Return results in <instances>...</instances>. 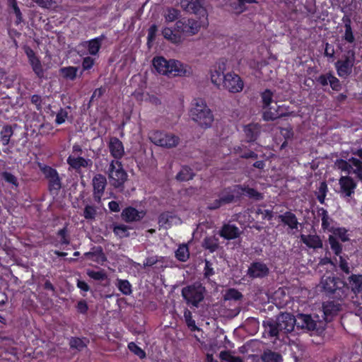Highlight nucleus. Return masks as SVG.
<instances>
[{"label": "nucleus", "instance_id": "obj_1", "mask_svg": "<svg viewBox=\"0 0 362 362\" xmlns=\"http://www.w3.org/2000/svg\"><path fill=\"white\" fill-rule=\"evenodd\" d=\"M320 284L322 291L329 298L342 301L349 295V287L347 284L333 274L323 275Z\"/></svg>", "mask_w": 362, "mask_h": 362}, {"label": "nucleus", "instance_id": "obj_2", "mask_svg": "<svg viewBox=\"0 0 362 362\" xmlns=\"http://www.w3.org/2000/svg\"><path fill=\"white\" fill-rule=\"evenodd\" d=\"M337 47L341 55L334 63V67L340 78H346L351 74L356 64V49L354 47H346L344 43H338Z\"/></svg>", "mask_w": 362, "mask_h": 362}, {"label": "nucleus", "instance_id": "obj_3", "mask_svg": "<svg viewBox=\"0 0 362 362\" xmlns=\"http://www.w3.org/2000/svg\"><path fill=\"white\" fill-rule=\"evenodd\" d=\"M153 66L158 73L168 76H184L189 74V68L175 59L167 60L163 57H155Z\"/></svg>", "mask_w": 362, "mask_h": 362}, {"label": "nucleus", "instance_id": "obj_4", "mask_svg": "<svg viewBox=\"0 0 362 362\" xmlns=\"http://www.w3.org/2000/svg\"><path fill=\"white\" fill-rule=\"evenodd\" d=\"M189 110V115L202 128H209L214 122V115L212 111L207 106L205 101L202 98L194 100Z\"/></svg>", "mask_w": 362, "mask_h": 362}, {"label": "nucleus", "instance_id": "obj_5", "mask_svg": "<svg viewBox=\"0 0 362 362\" xmlns=\"http://www.w3.org/2000/svg\"><path fill=\"white\" fill-rule=\"evenodd\" d=\"M270 337H277L279 332L289 333L294 329L296 327L295 317L288 313H281L275 320L271 319L267 321Z\"/></svg>", "mask_w": 362, "mask_h": 362}, {"label": "nucleus", "instance_id": "obj_6", "mask_svg": "<svg viewBox=\"0 0 362 362\" xmlns=\"http://www.w3.org/2000/svg\"><path fill=\"white\" fill-rule=\"evenodd\" d=\"M109 182L115 189L122 192L124 184L128 179V175L123 168L120 160H111L107 172Z\"/></svg>", "mask_w": 362, "mask_h": 362}, {"label": "nucleus", "instance_id": "obj_7", "mask_svg": "<svg viewBox=\"0 0 362 362\" xmlns=\"http://www.w3.org/2000/svg\"><path fill=\"white\" fill-rule=\"evenodd\" d=\"M206 288L199 282L183 287L181 294L187 305L198 308L204 299Z\"/></svg>", "mask_w": 362, "mask_h": 362}, {"label": "nucleus", "instance_id": "obj_8", "mask_svg": "<svg viewBox=\"0 0 362 362\" xmlns=\"http://www.w3.org/2000/svg\"><path fill=\"white\" fill-rule=\"evenodd\" d=\"M37 165L40 172L43 174L45 178L48 181V190L52 195H58L62 187V178L57 170L42 163H37Z\"/></svg>", "mask_w": 362, "mask_h": 362}, {"label": "nucleus", "instance_id": "obj_9", "mask_svg": "<svg viewBox=\"0 0 362 362\" xmlns=\"http://www.w3.org/2000/svg\"><path fill=\"white\" fill-rule=\"evenodd\" d=\"M148 139L155 145L166 148L175 147L180 142L179 136L160 130L150 132Z\"/></svg>", "mask_w": 362, "mask_h": 362}, {"label": "nucleus", "instance_id": "obj_10", "mask_svg": "<svg viewBox=\"0 0 362 362\" xmlns=\"http://www.w3.org/2000/svg\"><path fill=\"white\" fill-rule=\"evenodd\" d=\"M296 327L305 331H316L321 332L325 329V322L318 320L317 316L313 317L309 314L298 313L296 317Z\"/></svg>", "mask_w": 362, "mask_h": 362}, {"label": "nucleus", "instance_id": "obj_11", "mask_svg": "<svg viewBox=\"0 0 362 362\" xmlns=\"http://www.w3.org/2000/svg\"><path fill=\"white\" fill-rule=\"evenodd\" d=\"M334 166L338 170L344 172L347 175L354 174L362 183V162L355 157H351L347 160L338 158L334 161Z\"/></svg>", "mask_w": 362, "mask_h": 362}, {"label": "nucleus", "instance_id": "obj_12", "mask_svg": "<svg viewBox=\"0 0 362 362\" xmlns=\"http://www.w3.org/2000/svg\"><path fill=\"white\" fill-rule=\"evenodd\" d=\"M260 96L262 99V108L267 109L262 114V118L264 121H274L278 118L288 115L287 113H279L277 110L272 112L270 108H269L273 102L274 91L267 88L260 93Z\"/></svg>", "mask_w": 362, "mask_h": 362}, {"label": "nucleus", "instance_id": "obj_13", "mask_svg": "<svg viewBox=\"0 0 362 362\" xmlns=\"http://www.w3.org/2000/svg\"><path fill=\"white\" fill-rule=\"evenodd\" d=\"M201 28V23L192 18L178 19L175 25V30L185 36H192L197 34Z\"/></svg>", "mask_w": 362, "mask_h": 362}, {"label": "nucleus", "instance_id": "obj_14", "mask_svg": "<svg viewBox=\"0 0 362 362\" xmlns=\"http://www.w3.org/2000/svg\"><path fill=\"white\" fill-rule=\"evenodd\" d=\"M23 51L26 54L28 62L37 77L39 79L45 78V69L40 58L36 55L34 50L28 45H24L23 46Z\"/></svg>", "mask_w": 362, "mask_h": 362}, {"label": "nucleus", "instance_id": "obj_15", "mask_svg": "<svg viewBox=\"0 0 362 362\" xmlns=\"http://www.w3.org/2000/svg\"><path fill=\"white\" fill-rule=\"evenodd\" d=\"M222 87L230 93H236L243 90L244 83L238 74L229 72L223 76Z\"/></svg>", "mask_w": 362, "mask_h": 362}, {"label": "nucleus", "instance_id": "obj_16", "mask_svg": "<svg viewBox=\"0 0 362 362\" xmlns=\"http://www.w3.org/2000/svg\"><path fill=\"white\" fill-rule=\"evenodd\" d=\"M93 198L95 202L100 204L107 186L106 177L102 174H96L92 179Z\"/></svg>", "mask_w": 362, "mask_h": 362}, {"label": "nucleus", "instance_id": "obj_17", "mask_svg": "<svg viewBox=\"0 0 362 362\" xmlns=\"http://www.w3.org/2000/svg\"><path fill=\"white\" fill-rule=\"evenodd\" d=\"M269 274V268L262 261H254L247 270V275L252 279H264Z\"/></svg>", "mask_w": 362, "mask_h": 362}, {"label": "nucleus", "instance_id": "obj_18", "mask_svg": "<svg viewBox=\"0 0 362 362\" xmlns=\"http://www.w3.org/2000/svg\"><path fill=\"white\" fill-rule=\"evenodd\" d=\"M340 190L339 193L342 197H351L354 194L357 187L356 182L349 175L341 176L339 179Z\"/></svg>", "mask_w": 362, "mask_h": 362}, {"label": "nucleus", "instance_id": "obj_19", "mask_svg": "<svg viewBox=\"0 0 362 362\" xmlns=\"http://www.w3.org/2000/svg\"><path fill=\"white\" fill-rule=\"evenodd\" d=\"M344 33L341 35V40L339 43H344L346 47H354L356 49V37L354 36L351 27V21L349 18H344Z\"/></svg>", "mask_w": 362, "mask_h": 362}, {"label": "nucleus", "instance_id": "obj_20", "mask_svg": "<svg viewBox=\"0 0 362 362\" xmlns=\"http://www.w3.org/2000/svg\"><path fill=\"white\" fill-rule=\"evenodd\" d=\"M108 148L113 160H120L124 156V148L122 142L117 137H112L108 143Z\"/></svg>", "mask_w": 362, "mask_h": 362}, {"label": "nucleus", "instance_id": "obj_21", "mask_svg": "<svg viewBox=\"0 0 362 362\" xmlns=\"http://www.w3.org/2000/svg\"><path fill=\"white\" fill-rule=\"evenodd\" d=\"M341 309V304L339 302L327 301L323 303L322 310L324 319L326 322H331L334 316L337 315Z\"/></svg>", "mask_w": 362, "mask_h": 362}, {"label": "nucleus", "instance_id": "obj_22", "mask_svg": "<svg viewBox=\"0 0 362 362\" xmlns=\"http://www.w3.org/2000/svg\"><path fill=\"white\" fill-rule=\"evenodd\" d=\"M226 69V64L224 62H219L214 69L211 70V81L219 89L223 86V81L224 71Z\"/></svg>", "mask_w": 362, "mask_h": 362}, {"label": "nucleus", "instance_id": "obj_23", "mask_svg": "<svg viewBox=\"0 0 362 362\" xmlns=\"http://www.w3.org/2000/svg\"><path fill=\"white\" fill-rule=\"evenodd\" d=\"M312 213L313 214L316 213L315 218L321 219V226L324 231H328L332 227L331 224L334 222V220L329 216L327 209L317 206L315 207V210L312 211Z\"/></svg>", "mask_w": 362, "mask_h": 362}, {"label": "nucleus", "instance_id": "obj_24", "mask_svg": "<svg viewBox=\"0 0 362 362\" xmlns=\"http://www.w3.org/2000/svg\"><path fill=\"white\" fill-rule=\"evenodd\" d=\"M84 256L86 258L100 265H103L104 263L107 261V257L101 246H93L90 251L84 253Z\"/></svg>", "mask_w": 362, "mask_h": 362}, {"label": "nucleus", "instance_id": "obj_25", "mask_svg": "<svg viewBox=\"0 0 362 362\" xmlns=\"http://www.w3.org/2000/svg\"><path fill=\"white\" fill-rule=\"evenodd\" d=\"M180 6L187 13L202 14L205 12L200 0H180Z\"/></svg>", "mask_w": 362, "mask_h": 362}, {"label": "nucleus", "instance_id": "obj_26", "mask_svg": "<svg viewBox=\"0 0 362 362\" xmlns=\"http://www.w3.org/2000/svg\"><path fill=\"white\" fill-rule=\"evenodd\" d=\"M278 219L282 224L287 226L291 230H297L298 226L300 225L296 214L291 211H286L283 214L279 215Z\"/></svg>", "mask_w": 362, "mask_h": 362}, {"label": "nucleus", "instance_id": "obj_27", "mask_svg": "<svg viewBox=\"0 0 362 362\" xmlns=\"http://www.w3.org/2000/svg\"><path fill=\"white\" fill-rule=\"evenodd\" d=\"M144 217L142 211H139L136 208L127 206L124 208L121 213L122 219L127 223L139 221Z\"/></svg>", "mask_w": 362, "mask_h": 362}, {"label": "nucleus", "instance_id": "obj_28", "mask_svg": "<svg viewBox=\"0 0 362 362\" xmlns=\"http://www.w3.org/2000/svg\"><path fill=\"white\" fill-rule=\"evenodd\" d=\"M300 239L303 244L310 249L317 250L322 248V240L317 234H301L300 235Z\"/></svg>", "mask_w": 362, "mask_h": 362}, {"label": "nucleus", "instance_id": "obj_29", "mask_svg": "<svg viewBox=\"0 0 362 362\" xmlns=\"http://www.w3.org/2000/svg\"><path fill=\"white\" fill-rule=\"evenodd\" d=\"M345 283L349 287V294L358 295L362 293V274H351Z\"/></svg>", "mask_w": 362, "mask_h": 362}, {"label": "nucleus", "instance_id": "obj_30", "mask_svg": "<svg viewBox=\"0 0 362 362\" xmlns=\"http://www.w3.org/2000/svg\"><path fill=\"white\" fill-rule=\"evenodd\" d=\"M66 163L69 165V168L76 171L80 170L81 168H88L92 165V160L90 159H86L80 156L77 157L69 156L66 159Z\"/></svg>", "mask_w": 362, "mask_h": 362}, {"label": "nucleus", "instance_id": "obj_31", "mask_svg": "<svg viewBox=\"0 0 362 362\" xmlns=\"http://www.w3.org/2000/svg\"><path fill=\"white\" fill-rule=\"evenodd\" d=\"M219 235L224 239L230 240L238 238L240 235V230L236 226L227 223L221 227Z\"/></svg>", "mask_w": 362, "mask_h": 362}, {"label": "nucleus", "instance_id": "obj_32", "mask_svg": "<svg viewBox=\"0 0 362 362\" xmlns=\"http://www.w3.org/2000/svg\"><path fill=\"white\" fill-rule=\"evenodd\" d=\"M261 132V126L256 123H250L244 127L246 141L248 143L254 142L258 138Z\"/></svg>", "mask_w": 362, "mask_h": 362}, {"label": "nucleus", "instance_id": "obj_33", "mask_svg": "<svg viewBox=\"0 0 362 362\" xmlns=\"http://www.w3.org/2000/svg\"><path fill=\"white\" fill-rule=\"evenodd\" d=\"M162 35L165 40L176 45H180L184 40L181 33L169 27L162 30Z\"/></svg>", "mask_w": 362, "mask_h": 362}, {"label": "nucleus", "instance_id": "obj_34", "mask_svg": "<svg viewBox=\"0 0 362 362\" xmlns=\"http://www.w3.org/2000/svg\"><path fill=\"white\" fill-rule=\"evenodd\" d=\"M105 35H101L93 39L84 42L82 45H86L88 53L90 55H96L101 48L103 41L105 40Z\"/></svg>", "mask_w": 362, "mask_h": 362}, {"label": "nucleus", "instance_id": "obj_35", "mask_svg": "<svg viewBox=\"0 0 362 362\" xmlns=\"http://www.w3.org/2000/svg\"><path fill=\"white\" fill-rule=\"evenodd\" d=\"M202 247L210 253H214L219 248V238L216 235L206 236L202 243Z\"/></svg>", "mask_w": 362, "mask_h": 362}, {"label": "nucleus", "instance_id": "obj_36", "mask_svg": "<svg viewBox=\"0 0 362 362\" xmlns=\"http://www.w3.org/2000/svg\"><path fill=\"white\" fill-rule=\"evenodd\" d=\"M238 189V196L240 197L242 194H245L250 198L254 199L255 200H261L263 199V195L262 193L259 192L254 188H251L249 187L242 186V185H236L235 186Z\"/></svg>", "mask_w": 362, "mask_h": 362}, {"label": "nucleus", "instance_id": "obj_37", "mask_svg": "<svg viewBox=\"0 0 362 362\" xmlns=\"http://www.w3.org/2000/svg\"><path fill=\"white\" fill-rule=\"evenodd\" d=\"M194 177L193 170L188 166H182L180 171L177 174L176 179L180 182H186L192 180Z\"/></svg>", "mask_w": 362, "mask_h": 362}, {"label": "nucleus", "instance_id": "obj_38", "mask_svg": "<svg viewBox=\"0 0 362 362\" xmlns=\"http://www.w3.org/2000/svg\"><path fill=\"white\" fill-rule=\"evenodd\" d=\"M89 340L86 338L80 337H71L69 340V346L71 349L82 351L84 348L87 347Z\"/></svg>", "mask_w": 362, "mask_h": 362}, {"label": "nucleus", "instance_id": "obj_39", "mask_svg": "<svg viewBox=\"0 0 362 362\" xmlns=\"http://www.w3.org/2000/svg\"><path fill=\"white\" fill-rule=\"evenodd\" d=\"M59 72L64 78L74 81L77 76L78 67L72 66L62 67Z\"/></svg>", "mask_w": 362, "mask_h": 362}, {"label": "nucleus", "instance_id": "obj_40", "mask_svg": "<svg viewBox=\"0 0 362 362\" xmlns=\"http://www.w3.org/2000/svg\"><path fill=\"white\" fill-rule=\"evenodd\" d=\"M332 235L337 238H338L343 243L349 240V235L347 234L348 230L344 227L335 228L332 226L329 230Z\"/></svg>", "mask_w": 362, "mask_h": 362}, {"label": "nucleus", "instance_id": "obj_41", "mask_svg": "<svg viewBox=\"0 0 362 362\" xmlns=\"http://www.w3.org/2000/svg\"><path fill=\"white\" fill-rule=\"evenodd\" d=\"M13 134V130L11 125H6L3 127L0 132V140L3 146H7L9 144Z\"/></svg>", "mask_w": 362, "mask_h": 362}, {"label": "nucleus", "instance_id": "obj_42", "mask_svg": "<svg viewBox=\"0 0 362 362\" xmlns=\"http://www.w3.org/2000/svg\"><path fill=\"white\" fill-rule=\"evenodd\" d=\"M328 243L330 248L336 256H340L342 253L343 245L339 242L337 238L334 235H329Z\"/></svg>", "mask_w": 362, "mask_h": 362}, {"label": "nucleus", "instance_id": "obj_43", "mask_svg": "<svg viewBox=\"0 0 362 362\" xmlns=\"http://www.w3.org/2000/svg\"><path fill=\"white\" fill-rule=\"evenodd\" d=\"M117 287L119 291L125 296H129L132 293V288L130 282L127 279H117Z\"/></svg>", "mask_w": 362, "mask_h": 362}, {"label": "nucleus", "instance_id": "obj_44", "mask_svg": "<svg viewBox=\"0 0 362 362\" xmlns=\"http://www.w3.org/2000/svg\"><path fill=\"white\" fill-rule=\"evenodd\" d=\"M184 317L185 323L191 332L199 331V328L197 326L195 320L192 318V314L188 309L184 311Z\"/></svg>", "mask_w": 362, "mask_h": 362}, {"label": "nucleus", "instance_id": "obj_45", "mask_svg": "<svg viewBox=\"0 0 362 362\" xmlns=\"http://www.w3.org/2000/svg\"><path fill=\"white\" fill-rule=\"evenodd\" d=\"M175 257L180 262H186L189 257V248L187 245H182L175 251Z\"/></svg>", "mask_w": 362, "mask_h": 362}, {"label": "nucleus", "instance_id": "obj_46", "mask_svg": "<svg viewBox=\"0 0 362 362\" xmlns=\"http://www.w3.org/2000/svg\"><path fill=\"white\" fill-rule=\"evenodd\" d=\"M263 362H282V356L279 353L268 351H265L262 356Z\"/></svg>", "mask_w": 362, "mask_h": 362}, {"label": "nucleus", "instance_id": "obj_47", "mask_svg": "<svg viewBox=\"0 0 362 362\" xmlns=\"http://www.w3.org/2000/svg\"><path fill=\"white\" fill-rule=\"evenodd\" d=\"M131 228L124 224H117L113 227V232L115 235L119 236L120 238H127L129 236V230Z\"/></svg>", "mask_w": 362, "mask_h": 362}, {"label": "nucleus", "instance_id": "obj_48", "mask_svg": "<svg viewBox=\"0 0 362 362\" xmlns=\"http://www.w3.org/2000/svg\"><path fill=\"white\" fill-rule=\"evenodd\" d=\"M180 16V11L173 7L168 8L164 14V18L167 23L173 22L177 20Z\"/></svg>", "mask_w": 362, "mask_h": 362}, {"label": "nucleus", "instance_id": "obj_49", "mask_svg": "<svg viewBox=\"0 0 362 362\" xmlns=\"http://www.w3.org/2000/svg\"><path fill=\"white\" fill-rule=\"evenodd\" d=\"M87 275L95 281H104L108 279L107 274L104 269H100L99 271L88 270Z\"/></svg>", "mask_w": 362, "mask_h": 362}, {"label": "nucleus", "instance_id": "obj_50", "mask_svg": "<svg viewBox=\"0 0 362 362\" xmlns=\"http://www.w3.org/2000/svg\"><path fill=\"white\" fill-rule=\"evenodd\" d=\"M67 224H66L62 228L59 229L57 235L60 238V244L61 245H69L70 244V237L69 235Z\"/></svg>", "mask_w": 362, "mask_h": 362}, {"label": "nucleus", "instance_id": "obj_51", "mask_svg": "<svg viewBox=\"0 0 362 362\" xmlns=\"http://www.w3.org/2000/svg\"><path fill=\"white\" fill-rule=\"evenodd\" d=\"M10 6L12 8L13 11V13L16 16V21H15V25H20L23 19V15H22V13L18 6V4H17V1L16 0H11L10 1Z\"/></svg>", "mask_w": 362, "mask_h": 362}, {"label": "nucleus", "instance_id": "obj_52", "mask_svg": "<svg viewBox=\"0 0 362 362\" xmlns=\"http://www.w3.org/2000/svg\"><path fill=\"white\" fill-rule=\"evenodd\" d=\"M129 350L134 353L136 356H137L139 358L144 359L146 358V352L139 347L136 343L132 341L129 342L127 345Z\"/></svg>", "mask_w": 362, "mask_h": 362}, {"label": "nucleus", "instance_id": "obj_53", "mask_svg": "<svg viewBox=\"0 0 362 362\" xmlns=\"http://www.w3.org/2000/svg\"><path fill=\"white\" fill-rule=\"evenodd\" d=\"M97 215V209L92 205H86L83 209V216L86 220H93Z\"/></svg>", "mask_w": 362, "mask_h": 362}, {"label": "nucleus", "instance_id": "obj_54", "mask_svg": "<svg viewBox=\"0 0 362 362\" xmlns=\"http://www.w3.org/2000/svg\"><path fill=\"white\" fill-rule=\"evenodd\" d=\"M242 298L243 294L235 288H229L225 295L226 300H240Z\"/></svg>", "mask_w": 362, "mask_h": 362}, {"label": "nucleus", "instance_id": "obj_55", "mask_svg": "<svg viewBox=\"0 0 362 362\" xmlns=\"http://www.w3.org/2000/svg\"><path fill=\"white\" fill-rule=\"evenodd\" d=\"M1 177L5 180V182L15 187H18L19 185L17 177L11 173L4 171L1 173Z\"/></svg>", "mask_w": 362, "mask_h": 362}, {"label": "nucleus", "instance_id": "obj_56", "mask_svg": "<svg viewBox=\"0 0 362 362\" xmlns=\"http://www.w3.org/2000/svg\"><path fill=\"white\" fill-rule=\"evenodd\" d=\"M69 112L66 109L61 107L59 110L57 112L55 119V123L57 125H60L65 122L66 119L68 118Z\"/></svg>", "mask_w": 362, "mask_h": 362}, {"label": "nucleus", "instance_id": "obj_57", "mask_svg": "<svg viewBox=\"0 0 362 362\" xmlns=\"http://www.w3.org/2000/svg\"><path fill=\"white\" fill-rule=\"evenodd\" d=\"M204 263V276L206 279H209L215 274V272L212 267V263L209 260L205 259Z\"/></svg>", "mask_w": 362, "mask_h": 362}, {"label": "nucleus", "instance_id": "obj_58", "mask_svg": "<svg viewBox=\"0 0 362 362\" xmlns=\"http://www.w3.org/2000/svg\"><path fill=\"white\" fill-rule=\"evenodd\" d=\"M330 81L329 85L333 90L339 91L341 89V84L339 78L329 72Z\"/></svg>", "mask_w": 362, "mask_h": 362}, {"label": "nucleus", "instance_id": "obj_59", "mask_svg": "<svg viewBox=\"0 0 362 362\" xmlns=\"http://www.w3.org/2000/svg\"><path fill=\"white\" fill-rule=\"evenodd\" d=\"M30 102L35 106L37 111H41L42 109V98L40 95L34 94L30 98Z\"/></svg>", "mask_w": 362, "mask_h": 362}, {"label": "nucleus", "instance_id": "obj_60", "mask_svg": "<svg viewBox=\"0 0 362 362\" xmlns=\"http://www.w3.org/2000/svg\"><path fill=\"white\" fill-rule=\"evenodd\" d=\"M221 356L223 360H226L228 362H243L240 356H232L228 351H221Z\"/></svg>", "mask_w": 362, "mask_h": 362}, {"label": "nucleus", "instance_id": "obj_61", "mask_svg": "<svg viewBox=\"0 0 362 362\" xmlns=\"http://www.w3.org/2000/svg\"><path fill=\"white\" fill-rule=\"evenodd\" d=\"M334 47L329 42H326L325 45V52L324 55L329 59H334Z\"/></svg>", "mask_w": 362, "mask_h": 362}, {"label": "nucleus", "instance_id": "obj_62", "mask_svg": "<svg viewBox=\"0 0 362 362\" xmlns=\"http://www.w3.org/2000/svg\"><path fill=\"white\" fill-rule=\"evenodd\" d=\"M76 310L78 313L82 315H86L88 310V305L85 300L78 301L76 305Z\"/></svg>", "mask_w": 362, "mask_h": 362}, {"label": "nucleus", "instance_id": "obj_63", "mask_svg": "<svg viewBox=\"0 0 362 362\" xmlns=\"http://www.w3.org/2000/svg\"><path fill=\"white\" fill-rule=\"evenodd\" d=\"M329 72L326 74H321L317 78L316 81L322 86H326L329 84L330 81Z\"/></svg>", "mask_w": 362, "mask_h": 362}, {"label": "nucleus", "instance_id": "obj_64", "mask_svg": "<svg viewBox=\"0 0 362 362\" xmlns=\"http://www.w3.org/2000/svg\"><path fill=\"white\" fill-rule=\"evenodd\" d=\"M94 65V59L90 57L83 58L82 61V67L83 70H89Z\"/></svg>", "mask_w": 362, "mask_h": 362}]
</instances>
